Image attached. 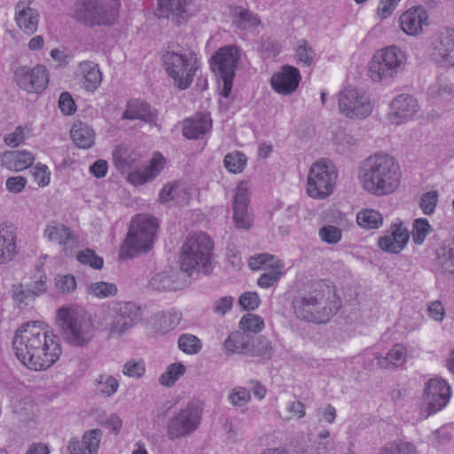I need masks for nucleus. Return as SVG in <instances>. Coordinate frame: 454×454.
I'll return each mask as SVG.
<instances>
[{"mask_svg": "<svg viewBox=\"0 0 454 454\" xmlns=\"http://www.w3.org/2000/svg\"><path fill=\"white\" fill-rule=\"evenodd\" d=\"M41 322H28L15 333L12 346L17 358L27 368L43 371L51 367L61 354L55 336L48 335Z\"/></svg>", "mask_w": 454, "mask_h": 454, "instance_id": "1", "label": "nucleus"}, {"mask_svg": "<svg viewBox=\"0 0 454 454\" xmlns=\"http://www.w3.org/2000/svg\"><path fill=\"white\" fill-rule=\"evenodd\" d=\"M340 306L334 286L325 280L312 284L307 294L294 301L296 317L316 324L328 322Z\"/></svg>", "mask_w": 454, "mask_h": 454, "instance_id": "2", "label": "nucleus"}, {"mask_svg": "<svg viewBox=\"0 0 454 454\" xmlns=\"http://www.w3.org/2000/svg\"><path fill=\"white\" fill-rule=\"evenodd\" d=\"M359 181L367 192L386 195L395 192L401 182L402 173L397 161L386 153H375L363 163Z\"/></svg>", "mask_w": 454, "mask_h": 454, "instance_id": "3", "label": "nucleus"}, {"mask_svg": "<svg viewBox=\"0 0 454 454\" xmlns=\"http://www.w3.org/2000/svg\"><path fill=\"white\" fill-rule=\"evenodd\" d=\"M158 226L157 219L153 216L135 215L121 247L120 257L131 259L139 254L149 252L153 248Z\"/></svg>", "mask_w": 454, "mask_h": 454, "instance_id": "4", "label": "nucleus"}, {"mask_svg": "<svg viewBox=\"0 0 454 454\" xmlns=\"http://www.w3.org/2000/svg\"><path fill=\"white\" fill-rule=\"evenodd\" d=\"M57 325L63 340L73 347H87L95 336L93 322L83 310L59 309Z\"/></svg>", "mask_w": 454, "mask_h": 454, "instance_id": "5", "label": "nucleus"}, {"mask_svg": "<svg viewBox=\"0 0 454 454\" xmlns=\"http://www.w3.org/2000/svg\"><path fill=\"white\" fill-rule=\"evenodd\" d=\"M239 59L240 51L234 45L221 47L209 59V67L215 76L218 93L224 98H228L231 93Z\"/></svg>", "mask_w": 454, "mask_h": 454, "instance_id": "6", "label": "nucleus"}, {"mask_svg": "<svg viewBox=\"0 0 454 454\" xmlns=\"http://www.w3.org/2000/svg\"><path fill=\"white\" fill-rule=\"evenodd\" d=\"M404 51L396 46H387L374 53L368 64V74L372 80L380 82L392 78L401 72L406 64Z\"/></svg>", "mask_w": 454, "mask_h": 454, "instance_id": "7", "label": "nucleus"}, {"mask_svg": "<svg viewBox=\"0 0 454 454\" xmlns=\"http://www.w3.org/2000/svg\"><path fill=\"white\" fill-rule=\"evenodd\" d=\"M142 319L141 308L132 301H116L109 307L101 325L112 333L122 334Z\"/></svg>", "mask_w": 454, "mask_h": 454, "instance_id": "8", "label": "nucleus"}, {"mask_svg": "<svg viewBox=\"0 0 454 454\" xmlns=\"http://www.w3.org/2000/svg\"><path fill=\"white\" fill-rule=\"evenodd\" d=\"M337 171L331 161L320 160L310 167L307 192L313 199H325L333 191L337 180Z\"/></svg>", "mask_w": 454, "mask_h": 454, "instance_id": "9", "label": "nucleus"}, {"mask_svg": "<svg viewBox=\"0 0 454 454\" xmlns=\"http://www.w3.org/2000/svg\"><path fill=\"white\" fill-rule=\"evenodd\" d=\"M193 56L195 53L187 59L182 54L174 51H167L162 56L167 73L174 79L176 85L182 90L190 86L197 70L196 59Z\"/></svg>", "mask_w": 454, "mask_h": 454, "instance_id": "10", "label": "nucleus"}, {"mask_svg": "<svg viewBox=\"0 0 454 454\" xmlns=\"http://www.w3.org/2000/svg\"><path fill=\"white\" fill-rule=\"evenodd\" d=\"M372 108L370 98L357 89L347 87L339 95L340 112L348 118H365Z\"/></svg>", "mask_w": 454, "mask_h": 454, "instance_id": "11", "label": "nucleus"}, {"mask_svg": "<svg viewBox=\"0 0 454 454\" xmlns=\"http://www.w3.org/2000/svg\"><path fill=\"white\" fill-rule=\"evenodd\" d=\"M199 425V404L189 403L167 424V436L169 440L185 437L194 432Z\"/></svg>", "mask_w": 454, "mask_h": 454, "instance_id": "12", "label": "nucleus"}, {"mask_svg": "<svg viewBox=\"0 0 454 454\" xmlns=\"http://www.w3.org/2000/svg\"><path fill=\"white\" fill-rule=\"evenodd\" d=\"M248 266L252 270H268V272L262 273L257 280V285L262 288L273 286L283 275L284 263L282 261L266 253L251 256Z\"/></svg>", "mask_w": 454, "mask_h": 454, "instance_id": "13", "label": "nucleus"}, {"mask_svg": "<svg viewBox=\"0 0 454 454\" xmlns=\"http://www.w3.org/2000/svg\"><path fill=\"white\" fill-rule=\"evenodd\" d=\"M113 12L102 0H80L75 3L74 18L89 26L111 24Z\"/></svg>", "mask_w": 454, "mask_h": 454, "instance_id": "14", "label": "nucleus"}, {"mask_svg": "<svg viewBox=\"0 0 454 454\" xmlns=\"http://www.w3.org/2000/svg\"><path fill=\"white\" fill-rule=\"evenodd\" d=\"M14 78L17 85L27 92L39 93L48 83L46 68L41 65L33 68L20 67L14 73Z\"/></svg>", "mask_w": 454, "mask_h": 454, "instance_id": "15", "label": "nucleus"}, {"mask_svg": "<svg viewBox=\"0 0 454 454\" xmlns=\"http://www.w3.org/2000/svg\"><path fill=\"white\" fill-rule=\"evenodd\" d=\"M188 284L184 273L168 268L152 276L148 287L159 293L175 292L184 288Z\"/></svg>", "mask_w": 454, "mask_h": 454, "instance_id": "16", "label": "nucleus"}, {"mask_svg": "<svg viewBox=\"0 0 454 454\" xmlns=\"http://www.w3.org/2000/svg\"><path fill=\"white\" fill-rule=\"evenodd\" d=\"M425 395L428 399V414H434L442 410L450 402L451 397L450 387L442 379H431L425 388Z\"/></svg>", "mask_w": 454, "mask_h": 454, "instance_id": "17", "label": "nucleus"}, {"mask_svg": "<svg viewBox=\"0 0 454 454\" xmlns=\"http://www.w3.org/2000/svg\"><path fill=\"white\" fill-rule=\"evenodd\" d=\"M249 192L247 182H240L237 186L233 201V220L239 229H249L254 222L252 214L248 212Z\"/></svg>", "mask_w": 454, "mask_h": 454, "instance_id": "18", "label": "nucleus"}, {"mask_svg": "<svg viewBox=\"0 0 454 454\" xmlns=\"http://www.w3.org/2000/svg\"><path fill=\"white\" fill-rule=\"evenodd\" d=\"M301 82L300 71L289 65H285L275 73L270 80L272 89L278 94L290 95L299 86Z\"/></svg>", "mask_w": 454, "mask_h": 454, "instance_id": "19", "label": "nucleus"}, {"mask_svg": "<svg viewBox=\"0 0 454 454\" xmlns=\"http://www.w3.org/2000/svg\"><path fill=\"white\" fill-rule=\"evenodd\" d=\"M401 29L409 35H417L423 31V27L428 26L429 16L421 6L408 9L399 18Z\"/></svg>", "mask_w": 454, "mask_h": 454, "instance_id": "20", "label": "nucleus"}, {"mask_svg": "<svg viewBox=\"0 0 454 454\" xmlns=\"http://www.w3.org/2000/svg\"><path fill=\"white\" fill-rule=\"evenodd\" d=\"M418 111L417 100L409 95H399L392 102L387 119L390 123L399 125L411 119Z\"/></svg>", "mask_w": 454, "mask_h": 454, "instance_id": "21", "label": "nucleus"}, {"mask_svg": "<svg viewBox=\"0 0 454 454\" xmlns=\"http://www.w3.org/2000/svg\"><path fill=\"white\" fill-rule=\"evenodd\" d=\"M434 51V59L441 66L454 67V29H446L438 35Z\"/></svg>", "mask_w": 454, "mask_h": 454, "instance_id": "22", "label": "nucleus"}, {"mask_svg": "<svg viewBox=\"0 0 454 454\" xmlns=\"http://www.w3.org/2000/svg\"><path fill=\"white\" fill-rule=\"evenodd\" d=\"M192 3L193 0H159V16L180 24L190 17Z\"/></svg>", "mask_w": 454, "mask_h": 454, "instance_id": "23", "label": "nucleus"}, {"mask_svg": "<svg viewBox=\"0 0 454 454\" xmlns=\"http://www.w3.org/2000/svg\"><path fill=\"white\" fill-rule=\"evenodd\" d=\"M181 273L186 279L196 270L199 265V236L193 234L187 238L182 247L179 257Z\"/></svg>", "mask_w": 454, "mask_h": 454, "instance_id": "24", "label": "nucleus"}, {"mask_svg": "<svg viewBox=\"0 0 454 454\" xmlns=\"http://www.w3.org/2000/svg\"><path fill=\"white\" fill-rule=\"evenodd\" d=\"M391 229L390 234H387L379 239V246L386 252L398 254L406 246L409 240V233L401 223L393 224Z\"/></svg>", "mask_w": 454, "mask_h": 454, "instance_id": "25", "label": "nucleus"}, {"mask_svg": "<svg viewBox=\"0 0 454 454\" xmlns=\"http://www.w3.org/2000/svg\"><path fill=\"white\" fill-rule=\"evenodd\" d=\"M17 235L11 223L0 224V264L11 262L18 254Z\"/></svg>", "mask_w": 454, "mask_h": 454, "instance_id": "26", "label": "nucleus"}, {"mask_svg": "<svg viewBox=\"0 0 454 454\" xmlns=\"http://www.w3.org/2000/svg\"><path fill=\"white\" fill-rule=\"evenodd\" d=\"M47 277L41 274L33 283L24 286L22 284L12 286V298L18 302L34 301L47 291Z\"/></svg>", "mask_w": 454, "mask_h": 454, "instance_id": "27", "label": "nucleus"}, {"mask_svg": "<svg viewBox=\"0 0 454 454\" xmlns=\"http://www.w3.org/2000/svg\"><path fill=\"white\" fill-rule=\"evenodd\" d=\"M122 120H141L151 125H156V112L153 111L151 106L143 101L135 100L129 102L127 109L121 115Z\"/></svg>", "mask_w": 454, "mask_h": 454, "instance_id": "28", "label": "nucleus"}, {"mask_svg": "<svg viewBox=\"0 0 454 454\" xmlns=\"http://www.w3.org/2000/svg\"><path fill=\"white\" fill-rule=\"evenodd\" d=\"M34 160V156L27 151H8L1 157L2 166L16 172L27 168Z\"/></svg>", "mask_w": 454, "mask_h": 454, "instance_id": "29", "label": "nucleus"}, {"mask_svg": "<svg viewBox=\"0 0 454 454\" xmlns=\"http://www.w3.org/2000/svg\"><path fill=\"white\" fill-rule=\"evenodd\" d=\"M164 164L165 159L162 155L159 153H155L149 167L144 171H134V173L129 174L128 180L136 185L143 184L155 177L163 168Z\"/></svg>", "mask_w": 454, "mask_h": 454, "instance_id": "30", "label": "nucleus"}, {"mask_svg": "<svg viewBox=\"0 0 454 454\" xmlns=\"http://www.w3.org/2000/svg\"><path fill=\"white\" fill-rule=\"evenodd\" d=\"M70 136L74 145L81 149H90L95 144V131L87 123L82 121L73 124Z\"/></svg>", "mask_w": 454, "mask_h": 454, "instance_id": "31", "label": "nucleus"}, {"mask_svg": "<svg viewBox=\"0 0 454 454\" xmlns=\"http://www.w3.org/2000/svg\"><path fill=\"white\" fill-rule=\"evenodd\" d=\"M250 342V336L240 332H233L225 340L223 348L228 354H254V351L248 349Z\"/></svg>", "mask_w": 454, "mask_h": 454, "instance_id": "32", "label": "nucleus"}, {"mask_svg": "<svg viewBox=\"0 0 454 454\" xmlns=\"http://www.w3.org/2000/svg\"><path fill=\"white\" fill-rule=\"evenodd\" d=\"M200 271L209 274L213 271L215 254L211 238L200 232Z\"/></svg>", "mask_w": 454, "mask_h": 454, "instance_id": "33", "label": "nucleus"}, {"mask_svg": "<svg viewBox=\"0 0 454 454\" xmlns=\"http://www.w3.org/2000/svg\"><path fill=\"white\" fill-rule=\"evenodd\" d=\"M232 23L240 29H254L261 25L259 17L241 6L232 8Z\"/></svg>", "mask_w": 454, "mask_h": 454, "instance_id": "34", "label": "nucleus"}, {"mask_svg": "<svg viewBox=\"0 0 454 454\" xmlns=\"http://www.w3.org/2000/svg\"><path fill=\"white\" fill-rule=\"evenodd\" d=\"M82 74V87L88 91H94L100 85L102 74L97 64L86 61L80 64Z\"/></svg>", "mask_w": 454, "mask_h": 454, "instance_id": "35", "label": "nucleus"}, {"mask_svg": "<svg viewBox=\"0 0 454 454\" xmlns=\"http://www.w3.org/2000/svg\"><path fill=\"white\" fill-rule=\"evenodd\" d=\"M115 167L121 173L132 174L138 168L137 156L129 153L125 148H116L113 153Z\"/></svg>", "mask_w": 454, "mask_h": 454, "instance_id": "36", "label": "nucleus"}, {"mask_svg": "<svg viewBox=\"0 0 454 454\" xmlns=\"http://www.w3.org/2000/svg\"><path fill=\"white\" fill-rule=\"evenodd\" d=\"M44 234L50 241L57 242L60 246H66L69 240L74 239L70 229L58 223H50L46 227Z\"/></svg>", "mask_w": 454, "mask_h": 454, "instance_id": "37", "label": "nucleus"}, {"mask_svg": "<svg viewBox=\"0 0 454 454\" xmlns=\"http://www.w3.org/2000/svg\"><path fill=\"white\" fill-rule=\"evenodd\" d=\"M356 223L363 229H378L383 223V217L379 211L372 208H365L357 213Z\"/></svg>", "mask_w": 454, "mask_h": 454, "instance_id": "38", "label": "nucleus"}, {"mask_svg": "<svg viewBox=\"0 0 454 454\" xmlns=\"http://www.w3.org/2000/svg\"><path fill=\"white\" fill-rule=\"evenodd\" d=\"M406 357V348L401 344L395 345L387 353L386 357L377 356L378 366L380 368H386L388 364L399 365L402 364Z\"/></svg>", "mask_w": 454, "mask_h": 454, "instance_id": "39", "label": "nucleus"}, {"mask_svg": "<svg viewBox=\"0 0 454 454\" xmlns=\"http://www.w3.org/2000/svg\"><path fill=\"white\" fill-rule=\"evenodd\" d=\"M102 431L95 428L86 431L82 438V454H98Z\"/></svg>", "mask_w": 454, "mask_h": 454, "instance_id": "40", "label": "nucleus"}, {"mask_svg": "<svg viewBox=\"0 0 454 454\" xmlns=\"http://www.w3.org/2000/svg\"><path fill=\"white\" fill-rule=\"evenodd\" d=\"M16 20L19 27L27 34L37 29L38 12L35 9L17 12Z\"/></svg>", "mask_w": 454, "mask_h": 454, "instance_id": "41", "label": "nucleus"}, {"mask_svg": "<svg viewBox=\"0 0 454 454\" xmlns=\"http://www.w3.org/2000/svg\"><path fill=\"white\" fill-rule=\"evenodd\" d=\"M185 366L181 363H173L159 378V383L164 387H172L185 373Z\"/></svg>", "mask_w": 454, "mask_h": 454, "instance_id": "42", "label": "nucleus"}, {"mask_svg": "<svg viewBox=\"0 0 454 454\" xmlns=\"http://www.w3.org/2000/svg\"><path fill=\"white\" fill-rule=\"evenodd\" d=\"M248 349L254 351V354H245L249 356H259L261 358H269L272 349L270 341L264 337H250Z\"/></svg>", "mask_w": 454, "mask_h": 454, "instance_id": "43", "label": "nucleus"}, {"mask_svg": "<svg viewBox=\"0 0 454 454\" xmlns=\"http://www.w3.org/2000/svg\"><path fill=\"white\" fill-rule=\"evenodd\" d=\"M117 292V286L114 283L104 281L92 283L88 287L89 294L99 299L114 297Z\"/></svg>", "mask_w": 454, "mask_h": 454, "instance_id": "44", "label": "nucleus"}, {"mask_svg": "<svg viewBox=\"0 0 454 454\" xmlns=\"http://www.w3.org/2000/svg\"><path fill=\"white\" fill-rule=\"evenodd\" d=\"M432 231V226L426 218H417L412 223L411 236L415 244L420 245Z\"/></svg>", "mask_w": 454, "mask_h": 454, "instance_id": "45", "label": "nucleus"}, {"mask_svg": "<svg viewBox=\"0 0 454 454\" xmlns=\"http://www.w3.org/2000/svg\"><path fill=\"white\" fill-rule=\"evenodd\" d=\"M77 261L83 264L88 265L94 270H101L104 266V260L98 256L93 249L86 248L77 253Z\"/></svg>", "mask_w": 454, "mask_h": 454, "instance_id": "46", "label": "nucleus"}, {"mask_svg": "<svg viewBox=\"0 0 454 454\" xmlns=\"http://www.w3.org/2000/svg\"><path fill=\"white\" fill-rule=\"evenodd\" d=\"M98 390L106 396L113 395L118 389L119 381L111 375H99L96 380Z\"/></svg>", "mask_w": 454, "mask_h": 454, "instance_id": "47", "label": "nucleus"}, {"mask_svg": "<svg viewBox=\"0 0 454 454\" xmlns=\"http://www.w3.org/2000/svg\"><path fill=\"white\" fill-rule=\"evenodd\" d=\"M224 165L230 172L240 173L247 165V158L241 153H231L225 156Z\"/></svg>", "mask_w": 454, "mask_h": 454, "instance_id": "48", "label": "nucleus"}, {"mask_svg": "<svg viewBox=\"0 0 454 454\" xmlns=\"http://www.w3.org/2000/svg\"><path fill=\"white\" fill-rule=\"evenodd\" d=\"M239 325L245 332L256 333H260L264 328V321L258 315L247 314L241 318Z\"/></svg>", "mask_w": 454, "mask_h": 454, "instance_id": "49", "label": "nucleus"}, {"mask_svg": "<svg viewBox=\"0 0 454 454\" xmlns=\"http://www.w3.org/2000/svg\"><path fill=\"white\" fill-rule=\"evenodd\" d=\"M161 325L160 331L167 333L176 327L181 320V313L176 310L168 311L157 316Z\"/></svg>", "mask_w": 454, "mask_h": 454, "instance_id": "50", "label": "nucleus"}, {"mask_svg": "<svg viewBox=\"0 0 454 454\" xmlns=\"http://www.w3.org/2000/svg\"><path fill=\"white\" fill-rule=\"evenodd\" d=\"M314 56V51L305 40L298 42L295 49V59L298 63L309 67L312 64Z\"/></svg>", "mask_w": 454, "mask_h": 454, "instance_id": "51", "label": "nucleus"}, {"mask_svg": "<svg viewBox=\"0 0 454 454\" xmlns=\"http://www.w3.org/2000/svg\"><path fill=\"white\" fill-rule=\"evenodd\" d=\"M55 282L57 289L62 294H70L76 289L75 278L71 274L57 275Z\"/></svg>", "mask_w": 454, "mask_h": 454, "instance_id": "52", "label": "nucleus"}, {"mask_svg": "<svg viewBox=\"0 0 454 454\" xmlns=\"http://www.w3.org/2000/svg\"><path fill=\"white\" fill-rule=\"evenodd\" d=\"M437 203L438 192L435 191H431L423 194L419 202V206L425 215H430L434 212Z\"/></svg>", "mask_w": 454, "mask_h": 454, "instance_id": "53", "label": "nucleus"}, {"mask_svg": "<svg viewBox=\"0 0 454 454\" xmlns=\"http://www.w3.org/2000/svg\"><path fill=\"white\" fill-rule=\"evenodd\" d=\"M178 347L186 354H196L199 348V340L195 335L182 334L178 339Z\"/></svg>", "mask_w": 454, "mask_h": 454, "instance_id": "54", "label": "nucleus"}, {"mask_svg": "<svg viewBox=\"0 0 454 454\" xmlns=\"http://www.w3.org/2000/svg\"><path fill=\"white\" fill-rule=\"evenodd\" d=\"M380 454H417L414 446L408 442H394L383 448Z\"/></svg>", "mask_w": 454, "mask_h": 454, "instance_id": "55", "label": "nucleus"}, {"mask_svg": "<svg viewBox=\"0 0 454 454\" xmlns=\"http://www.w3.org/2000/svg\"><path fill=\"white\" fill-rule=\"evenodd\" d=\"M198 114L193 117L187 118L183 121V135L189 139L199 138V119Z\"/></svg>", "mask_w": 454, "mask_h": 454, "instance_id": "56", "label": "nucleus"}, {"mask_svg": "<svg viewBox=\"0 0 454 454\" xmlns=\"http://www.w3.org/2000/svg\"><path fill=\"white\" fill-rule=\"evenodd\" d=\"M239 303L245 310H254L261 304V299L255 292H246L239 297Z\"/></svg>", "mask_w": 454, "mask_h": 454, "instance_id": "57", "label": "nucleus"}, {"mask_svg": "<svg viewBox=\"0 0 454 454\" xmlns=\"http://www.w3.org/2000/svg\"><path fill=\"white\" fill-rule=\"evenodd\" d=\"M319 236L323 241L328 244H336L341 239V231L335 226L328 225L319 230Z\"/></svg>", "mask_w": 454, "mask_h": 454, "instance_id": "58", "label": "nucleus"}, {"mask_svg": "<svg viewBox=\"0 0 454 454\" xmlns=\"http://www.w3.org/2000/svg\"><path fill=\"white\" fill-rule=\"evenodd\" d=\"M145 372V364L142 361H129L123 365L122 372L128 377L141 378Z\"/></svg>", "mask_w": 454, "mask_h": 454, "instance_id": "59", "label": "nucleus"}, {"mask_svg": "<svg viewBox=\"0 0 454 454\" xmlns=\"http://www.w3.org/2000/svg\"><path fill=\"white\" fill-rule=\"evenodd\" d=\"M59 107L66 115H72L75 110V103L68 92H62L59 99Z\"/></svg>", "mask_w": 454, "mask_h": 454, "instance_id": "60", "label": "nucleus"}, {"mask_svg": "<svg viewBox=\"0 0 454 454\" xmlns=\"http://www.w3.org/2000/svg\"><path fill=\"white\" fill-rule=\"evenodd\" d=\"M250 399L249 392L244 387L235 388L230 395V400L234 405H244Z\"/></svg>", "mask_w": 454, "mask_h": 454, "instance_id": "61", "label": "nucleus"}, {"mask_svg": "<svg viewBox=\"0 0 454 454\" xmlns=\"http://www.w3.org/2000/svg\"><path fill=\"white\" fill-rule=\"evenodd\" d=\"M177 189L178 184L176 182L168 183L160 192V200L161 202H168L174 200L177 194Z\"/></svg>", "mask_w": 454, "mask_h": 454, "instance_id": "62", "label": "nucleus"}, {"mask_svg": "<svg viewBox=\"0 0 454 454\" xmlns=\"http://www.w3.org/2000/svg\"><path fill=\"white\" fill-rule=\"evenodd\" d=\"M27 180L23 176H12L6 180V188L13 193L20 192L26 186Z\"/></svg>", "mask_w": 454, "mask_h": 454, "instance_id": "63", "label": "nucleus"}, {"mask_svg": "<svg viewBox=\"0 0 454 454\" xmlns=\"http://www.w3.org/2000/svg\"><path fill=\"white\" fill-rule=\"evenodd\" d=\"M400 0H381L379 4L377 12L380 18L388 17L395 10Z\"/></svg>", "mask_w": 454, "mask_h": 454, "instance_id": "64", "label": "nucleus"}]
</instances>
